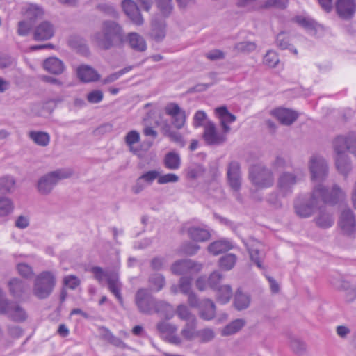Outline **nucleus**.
Instances as JSON below:
<instances>
[{"instance_id":"16","label":"nucleus","mask_w":356,"mask_h":356,"mask_svg":"<svg viewBox=\"0 0 356 356\" xmlns=\"http://www.w3.org/2000/svg\"><path fill=\"white\" fill-rule=\"evenodd\" d=\"M122 6L126 15L133 24L140 26L144 23L143 17L135 1L133 0H124L122 3Z\"/></svg>"},{"instance_id":"12","label":"nucleus","mask_w":356,"mask_h":356,"mask_svg":"<svg viewBox=\"0 0 356 356\" xmlns=\"http://www.w3.org/2000/svg\"><path fill=\"white\" fill-rule=\"evenodd\" d=\"M227 183L233 191H239L241 188V172L240 163L232 161L227 165Z\"/></svg>"},{"instance_id":"38","label":"nucleus","mask_w":356,"mask_h":356,"mask_svg":"<svg viewBox=\"0 0 356 356\" xmlns=\"http://www.w3.org/2000/svg\"><path fill=\"white\" fill-rule=\"evenodd\" d=\"M29 137L38 145L46 147L49 144L50 136L44 131H32L29 133Z\"/></svg>"},{"instance_id":"46","label":"nucleus","mask_w":356,"mask_h":356,"mask_svg":"<svg viewBox=\"0 0 356 356\" xmlns=\"http://www.w3.org/2000/svg\"><path fill=\"white\" fill-rule=\"evenodd\" d=\"M157 8L165 17H169L173 11L172 0H155Z\"/></svg>"},{"instance_id":"8","label":"nucleus","mask_w":356,"mask_h":356,"mask_svg":"<svg viewBox=\"0 0 356 356\" xmlns=\"http://www.w3.org/2000/svg\"><path fill=\"white\" fill-rule=\"evenodd\" d=\"M156 299L147 289H140L135 294V303L138 311L144 314H152Z\"/></svg>"},{"instance_id":"62","label":"nucleus","mask_w":356,"mask_h":356,"mask_svg":"<svg viewBox=\"0 0 356 356\" xmlns=\"http://www.w3.org/2000/svg\"><path fill=\"white\" fill-rule=\"evenodd\" d=\"M171 118L172 124L177 129H181L184 126L186 118V112L184 111Z\"/></svg>"},{"instance_id":"36","label":"nucleus","mask_w":356,"mask_h":356,"mask_svg":"<svg viewBox=\"0 0 356 356\" xmlns=\"http://www.w3.org/2000/svg\"><path fill=\"white\" fill-rule=\"evenodd\" d=\"M245 325V321L241 318L232 321L221 331L222 336H229L240 331Z\"/></svg>"},{"instance_id":"29","label":"nucleus","mask_w":356,"mask_h":356,"mask_svg":"<svg viewBox=\"0 0 356 356\" xmlns=\"http://www.w3.org/2000/svg\"><path fill=\"white\" fill-rule=\"evenodd\" d=\"M335 159L336 167L339 172L346 177L352 170L351 161L348 155L345 153H336Z\"/></svg>"},{"instance_id":"11","label":"nucleus","mask_w":356,"mask_h":356,"mask_svg":"<svg viewBox=\"0 0 356 356\" xmlns=\"http://www.w3.org/2000/svg\"><path fill=\"white\" fill-rule=\"evenodd\" d=\"M204 128L203 139L207 145H216L225 142L227 134H224L223 131L222 133H219L213 122L211 121L207 122L204 125Z\"/></svg>"},{"instance_id":"18","label":"nucleus","mask_w":356,"mask_h":356,"mask_svg":"<svg viewBox=\"0 0 356 356\" xmlns=\"http://www.w3.org/2000/svg\"><path fill=\"white\" fill-rule=\"evenodd\" d=\"M54 35V28L48 21H44L38 24L33 31V39L43 41L51 39Z\"/></svg>"},{"instance_id":"34","label":"nucleus","mask_w":356,"mask_h":356,"mask_svg":"<svg viewBox=\"0 0 356 356\" xmlns=\"http://www.w3.org/2000/svg\"><path fill=\"white\" fill-rule=\"evenodd\" d=\"M8 318L16 322L24 321L27 318V314L23 307L14 302L11 309L7 314Z\"/></svg>"},{"instance_id":"61","label":"nucleus","mask_w":356,"mask_h":356,"mask_svg":"<svg viewBox=\"0 0 356 356\" xmlns=\"http://www.w3.org/2000/svg\"><path fill=\"white\" fill-rule=\"evenodd\" d=\"M33 24L27 19L22 20L18 22L17 33L21 36L27 35L31 31Z\"/></svg>"},{"instance_id":"26","label":"nucleus","mask_w":356,"mask_h":356,"mask_svg":"<svg viewBox=\"0 0 356 356\" xmlns=\"http://www.w3.org/2000/svg\"><path fill=\"white\" fill-rule=\"evenodd\" d=\"M154 313L159 314L166 320H170L174 316L175 310L168 302L156 300L154 307Z\"/></svg>"},{"instance_id":"24","label":"nucleus","mask_w":356,"mask_h":356,"mask_svg":"<svg viewBox=\"0 0 356 356\" xmlns=\"http://www.w3.org/2000/svg\"><path fill=\"white\" fill-rule=\"evenodd\" d=\"M314 221L316 225L321 229H327L331 227L334 222L333 214L326 209H321L318 215L314 218Z\"/></svg>"},{"instance_id":"59","label":"nucleus","mask_w":356,"mask_h":356,"mask_svg":"<svg viewBox=\"0 0 356 356\" xmlns=\"http://www.w3.org/2000/svg\"><path fill=\"white\" fill-rule=\"evenodd\" d=\"M279 63L277 53L274 51H268L264 58V63L270 67H275Z\"/></svg>"},{"instance_id":"14","label":"nucleus","mask_w":356,"mask_h":356,"mask_svg":"<svg viewBox=\"0 0 356 356\" xmlns=\"http://www.w3.org/2000/svg\"><path fill=\"white\" fill-rule=\"evenodd\" d=\"M335 8L340 18L350 20L356 12V3L355 0H337Z\"/></svg>"},{"instance_id":"7","label":"nucleus","mask_w":356,"mask_h":356,"mask_svg":"<svg viewBox=\"0 0 356 356\" xmlns=\"http://www.w3.org/2000/svg\"><path fill=\"white\" fill-rule=\"evenodd\" d=\"M309 169L314 181L321 182L327 177L329 168L324 158L318 155H313L309 162Z\"/></svg>"},{"instance_id":"37","label":"nucleus","mask_w":356,"mask_h":356,"mask_svg":"<svg viewBox=\"0 0 356 356\" xmlns=\"http://www.w3.org/2000/svg\"><path fill=\"white\" fill-rule=\"evenodd\" d=\"M184 328L181 331V334L186 340H192L194 337H197L198 331L196 330L197 327V318L186 321Z\"/></svg>"},{"instance_id":"55","label":"nucleus","mask_w":356,"mask_h":356,"mask_svg":"<svg viewBox=\"0 0 356 356\" xmlns=\"http://www.w3.org/2000/svg\"><path fill=\"white\" fill-rule=\"evenodd\" d=\"M16 268L18 273L24 278L31 279L34 275L32 267L26 263H19Z\"/></svg>"},{"instance_id":"13","label":"nucleus","mask_w":356,"mask_h":356,"mask_svg":"<svg viewBox=\"0 0 356 356\" xmlns=\"http://www.w3.org/2000/svg\"><path fill=\"white\" fill-rule=\"evenodd\" d=\"M339 225L343 234L352 236L356 232V219L353 211L348 208L341 211Z\"/></svg>"},{"instance_id":"43","label":"nucleus","mask_w":356,"mask_h":356,"mask_svg":"<svg viewBox=\"0 0 356 356\" xmlns=\"http://www.w3.org/2000/svg\"><path fill=\"white\" fill-rule=\"evenodd\" d=\"M236 261V255L232 253H228L219 259L218 264L220 268L225 270H230L235 266Z\"/></svg>"},{"instance_id":"64","label":"nucleus","mask_w":356,"mask_h":356,"mask_svg":"<svg viewBox=\"0 0 356 356\" xmlns=\"http://www.w3.org/2000/svg\"><path fill=\"white\" fill-rule=\"evenodd\" d=\"M197 337H199L202 342H209L214 338L215 334L211 329L205 328L198 331Z\"/></svg>"},{"instance_id":"17","label":"nucleus","mask_w":356,"mask_h":356,"mask_svg":"<svg viewBox=\"0 0 356 356\" xmlns=\"http://www.w3.org/2000/svg\"><path fill=\"white\" fill-rule=\"evenodd\" d=\"M271 114L283 125L289 126L298 118V114L296 111L285 108H278L271 111Z\"/></svg>"},{"instance_id":"27","label":"nucleus","mask_w":356,"mask_h":356,"mask_svg":"<svg viewBox=\"0 0 356 356\" xmlns=\"http://www.w3.org/2000/svg\"><path fill=\"white\" fill-rule=\"evenodd\" d=\"M44 68L54 74H60L65 69L63 62L56 57L47 58L43 63Z\"/></svg>"},{"instance_id":"32","label":"nucleus","mask_w":356,"mask_h":356,"mask_svg":"<svg viewBox=\"0 0 356 356\" xmlns=\"http://www.w3.org/2000/svg\"><path fill=\"white\" fill-rule=\"evenodd\" d=\"M188 234L192 240L199 242L207 241L211 236L207 229L200 227H191L188 228Z\"/></svg>"},{"instance_id":"31","label":"nucleus","mask_w":356,"mask_h":356,"mask_svg":"<svg viewBox=\"0 0 356 356\" xmlns=\"http://www.w3.org/2000/svg\"><path fill=\"white\" fill-rule=\"evenodd\" d=\"M245 245L251 261H254L259 268H262L260 258L261 244L258 241L252 240L248 242Z\"/></svg>"},{"instance_id":"54","label":"nucleus","mask_w":356,"mask_h":356,"mask_svg":"<svg viewBox=\"0 0 356 356\" xmlns=\"http://www.w3.org/2000/svg\"><path fill=\"white\" fill-rule=\"evenodd\" d=\"M223 278V275L218 271H214L210 274L208 278V284L213 290L217 289L221 285V282Z\"/></svg>"},{"instance_id":"2","label":"nucleus","mask_w":356,"mask_h":356,"mask_svg":"<svg viewBox=\"0 0 356 356\" xmlns=\"http://www.w3.org/2000/svg\"><path fill=\"white\" fill-rule=\"evenodd\" d=\"M72 175L70 169H58L42 176L38 181L37 189L41 195L49 194L58 182Z\"/></svg>"},{"instance_id":"33","label":"nucleus","mask_w":356,"mask_h":356,"mask_svg":"<svg viewBox=\"0 0 356 356\" xmlns=\"http://www.w3.org/2000/svg\"><path fill=\"white\" fill-rule=\"evenodd\" d=\"M232 248V243L227 240H218L208 246V250L213 255H218Z\"/></svg>"},{"instance_id":"1","label":"nucleus","mask_w":356,"mask_h":356,"mask_svg":"<svg viewBox=\"0 0 356 356\" xmlns=\"http://www.w3.org/2000/svg\"><path fill=\"white\" fill-rule=\"evenodd\" d=\"M92 41L102 50L121 48L125 42L122 26L115 21L106 20L102 29L92 36Z\"/></svg>"},{"instance_id":"45","label":"nucleus","mask_w":356,"mask_h":356,"mask_svg":"<svg viewBox=\"0 0 356 356\" xmlns=\"http://www.w3.org/2000/svg\"><path fill=\"white\" fill-rule=\"evenodd\" d=\"M148 281L151 289L156 291H161L165 285V277L160 273H154L151 275Z\"/></svg>"},{"instance_id":"48","label":"nucleus","mask_w":356,"mask_h":356,"mask_svg":"<svg viewBox=\"0 0 356 356\" xmlns=\"http://www.w3.org/2000/svg\"><path fill=\"white\" fill-rule=\"evenodd\" d=\"M156 328L160 334H165V336L175 334L177 331V325L165 321L158 322Z\"/></svg>"},{"instance_id":"15","label":"nucleus","mask_w":356,"mask_h":356,"mask_svg":"<svg viewBox=\"0 0 356 356\" xmlns=\"http://www.w3.org/2000/svg\"><path fill=\"white\" fill-rule=\"evenodd\" d=\"M166 22L161 17H154L151 22L149 37L156 42L163 40L166 35Z\"/></svg>"},{"instance_id":"51","label":"nucleus","mask_w":356,"mask_h":356,"mask_svg":"<svg viewBox=\"0 0 356 356\" xmlns=\"http://www.w3.org/2000/svg\"><path fill=\"white\" fill-rule=\"evenodd\" d=\"M15 181L13 177L6 176L0 178V193H10L14 188Z\"/></svg>"},{"instance_id":"20","label":"nucleus","mask_w":356,"mask_h":356,"mask_svg":"<svg viewBox=\"0 0 356 356\" xmlns=\"http://www.w3.org/2000/svg\"><path fill=\"white\" fill-rule=\"evenodd\" d=\"M297 181L298 178L294 174L284 172L278 178L277 186L282 193L286 195L291 192V188Z\"/></svg>"},{"instance_id":"6","label":"nucleus","mask_w":356,"mask_h":356,"mask_svg":"<svg viewBox=\"0 0 356 356\" xmlns=\"http://www.w3.org/2000/svg\"><path fill=\"white\" fill-rule=\"evenodd\" d=\"M332 145L335 153L348 152L356 156V132L337 136L334 139Z\"/></svg>"},{"instance_id":"39","label":"nucleus","mask_w":356,"mask_h":356,"mask_svg":"<svg viewBox=\"0 0 356 356\" xmlns=\"http://www.w3.org/2000/svg\"><path fill=\"white\" fill-rule=\"evenodd\" d=\"M67 43L70 47L83 54L88 51L85 40L79 35H70L67 40Z\"/></svg>"},{"instance_id":"5","label":"nucleus","mask_w":356,"mask_h":356,"mask_svg":"<svg viewBox=\"0 0 356 356\" xmlns=\"http://www.w3.org/2000/svg\"><path fill=\"white\" fill-rule=\"evenodd\" d=\"M320 189L314 187L310 195L307 199L298 200L294 204L296 213L300 218H309L319 207L321 202L318 193Z\"/></svg>"},{"instance_id":"60","label":"nucleus","mask_w":356,"mask_h":356,"mask_svg":"<svg viewBox=\"0 0 356 356\" xmlns=\"http://www.w3.org/2000/svg\"><path fill=\"white\" fill-rule=\"evenodd\" d=\"M104 93L100 90H94L87 94L86 99L90 104H97L102 101Z\"/></svg>"},{"instance_id":"22","label":"nucleus","mask_w":356,"mask_h":356,"mask_svg":"<svg viewBox=\"0 0 356 356\" xmlns=\"http://www.w3.org/2000/svg\"><path fill=\"white\" fill-rule=\"evenodd\" d=\"M77 76L85 83L97 81L100 79V75L92 67L87 65H81L76 70Z\"/></svg>"},{"instance_id":"10","label":"nucleus","mask_w":356,"mask_h":356,"mask_svg":"<svg viewBox=\"0 0 356 356\" xmlns=\"http://www.w3.org/2000/svg\"><path fill=\"white\" fill-rule=\"evenodd\" d=\"M202 265L191 259H182L175 261L171 266V271L175 275L193 274L200 272Z\"/></svg>"},{"instance_id":"41","label":"nucleus","mask_w":356,"mask_h":356,"mask_svg":"<svg viewBox=\"0 0 356 356\" xmlns=\"http://www.w3.org/2000/svg\"><path fill=\"white\" fill-rule=\"evenodd\" d=\"M24 15L27 20L33 24L36 19L42 17L43 10L38 6L31 4L26 9Z\"/></svg>"},{"instance_id":"58","label":"nucleus","mask_w":356,"mask_h":356,"mask_svg":"<svg viewBox=\"0 0 356 356\" xmlns=\"http://www.w3.org/2000/svg\"><path fill=\"white\" fill-rule=\"evenodd\" d=\"M204 168L200 164H195L189 167L187 170V176L191 179H197L204 175Z\"/></svg>"},{"instance_id":"30","label":"nucleus","mask_w":356,"mask_h":356,"mask_svg":"<svg viewBox=\"0 0 356 356\" xmlns=\"http://www.w3.org/2000/svg\"><path fill=\"white\" fill-rule=\"evenodd\" d=\"M250 296L243 293L241 289H238L234 297L233 305L234 308L238 311H242L247 309L250 304Z\"/></svg>"},{"instance_id":"47","label":"nucleus","mask_w":356,"mask_h":356,"mask_svg":"<svg viewBox=\"0 0 356 356\" xmlns=\"http://www.w3.org/2000/svg\"><path fill=\"white\" fill-rule=\"evenodd\" d=\"M14 210V204L11 199L0 196V217L10 215Z\"/></svg>"},{"instance_id":"3","label":"nucleus","mask_w":356,"mask_h":356,"mask_svg":"<svg viewBox=\"0 0 356 356\" xmlns=\"http://www.w3.org/2000/svg\"><path fill=\"white\" fill-rule=\"evenodd\" d=\"M55 285L56 278L51 272H41L34 280L33 293L39 299H45L51 295Z\"/></svg>"},{"instance_id":"19","label":"nucleus","mask_w":356,"mask_h":356,"mask_svg":"<svg viewBox=\"0 0 356 356\" xmlns=\"http://www.w3.org/2000/svg\"><path fill=\"white\" fill-rule=\"evenodd\" d=\"M216 113L220 119V125L224 134H228L231 131L229 124L234 122L236 117L231 113L226 106H220L216 108Z\"/></svg>"},{"instance_id":"42","label":"nucleus","mask_w":356,"mask_h":356,"mask_svg":"<svg viewBox=\"0 0 356 356\" xmlns=\"http://www.w3.org/2000/svg\"><path fill=\"white\" fill-rule=\"evenodd\" d=\"M339 289L345 292L344 300L346 304H351L356 300V287L351 286L348 282H343Z\"/></svg>"},{"instance_id":"44","label":"nucleus","mask_w":356,"mask_h":356,"mask_svg":"<svg viewBox=\"0 0 356 356\" xmlns=\"http://www.w3.org/2000/svg\"><path fill=\"white\" fill-rule=\"evenodd\" d=\"M164 165L169 170H177L181 165L179 155L175 152H168L164 158Z\"/></svg>"},{"instance_id":"53","label":"nucleus","mask_w":356,"mask_h":356,"mask_svg":"<svg viewBox=\"0 0 356 356\" xmlns=\"http://www.w3.org/2000/svg\"><path fill=\"white\" fill-rule=\"evenodd\" d=\"M90 271L93 274L95 279L99 282L101 283L104 281V279L108 280V277L112 273L113 271L106 272L104 271L102 267L99 266H92L90 269Z\"/></svg>"},{"instance_id":"21","label":"nucleus","mask_w":356,"mask_h":356,"mask_svg":"<svg viewBox=\"0 0 356 356\" xmlns=\"http://www.w3.org/2000/svg\"><path fill=\"white\" fill-rule=\"evenodd\" d=\"M108 290L115 296L120 305L123 306L124 300L121 294L122 284L120 281L118 273H112L107 280Z\"/></svg>"},{"instance_id":"9","label":"nucleus","mask_w":356,"mask_h":356,"mask_svg":"<svg viewBox=\"0 0 356 356\" xmlns=\"http://www.w3.org/2000/svg\"><path fill=\"white\" fill-rule=\"evenodd\" d=\"M315 188L320 189V192L318 193V195L321 202H323L325 204L334 205L346 197L345 193L337 184H334L332 186L330 192H329L327 189L321 184H316Z\"/></svg>"},{"instance_id":"23","label":"nucleus","mask_w":356,"mask_h":356,"mask_svg":"<svg viewBox=\"0 0 356 356\" xmlns=\"http://www.w3.org/2000/svg\"><path fill=\"white\" fill-rule=\"evenodd\" d=\"M10 294L15 298H19L28 291L29 285L19 278H12L8 284Z\"/></svg>"},{"instance_id":"35","label":"nucleus","mask_w":356,"mask_h":356,"mask_svg":"<svg viewBox=\"0 0 356 356\" xmlns=\"http://www.w3.org/2000/svg\"><path fill=\"white\" fill-rule=\"evenodd\" d=\"M277 46L281 49H289L294 54H298V51L296 48H293V45L290 43V36L284 31H282L277 34L275 40Z\"/></svg>"},{"instance_id":"57","label":"nucleus","mask_w":356,"mask_h":356,"mask_svg":"<svg viewBox=\"0 0 356 356\" xmlns=\"http://www.w3.org/2000/svg\"><path fill=\"white\" fill-rule=\"evenodd\" d=\"M289 4V0H267L265 3L261 6V8H270L275 7L278 9L284 10Z\"/></svg>"},{"instance_id":"56","label":"nucleus","mask_w":356,"mask_h":356,"mask_svg":"<svg viewBox=\"0 0 356 356\" xmlns=\"http://www.w3.org/2000/svg\"><path fill=\"white\" fill-rule=\"evenodd\" d=\"M176 314L180 319L186 321L196 318L195 315H193L184 305H179L177 306Z\"/></svg>"},{"instance_id":"40","label":"nucleus","mask_w":356,"mask_h":356,"mask_svg":"<svg viewBox=\"0 0 356 356\" xmlns=\"http://www.w3.org/2000/svg\"><path fill=\"white\" fill-rule=\"evenodd\" d=\"M215 291L217 300L222 304L227 303L233 294L232 289L229 284L222 285Z\"/></svg>"},{"instance_id":"50","label":"nucleus","mask_w":356,"mask_h":356,"mask_svg":"<svg viewBox=\"0 0 356 356\" xmlns=\"http://www.w3.org/2000/svg\"><path fill=\"white\" fill-rule=\"evenodd\" d=\"M257 48V44L250 41H243L236 43L234 45V49L237 53L249 54L254 51Z\"/></svg>"},{"instance_id":"49","label":"nucleus","mask_w":356,"mask_h":356,"mask_svg":"<svg viewBox=\"0 0 356 356\" xmlns=\"http://www.w3.org/2000/svg\"><path fill=\"white\" fill-rule=\"evenodd\" d=\"M140 136L137 131L132 130L129 131L124 137V142L129 147L130 152L136 154L138 150L133 147L134 144H136L140 141Z\"/></svg>"},{"instance_id":"28","label":"nucleus","mask_w":356,"mask_h":356,"mask_svg":"<svg viewBox=\"0 0 356 356\" xmlns=\"http://www.w3.org/2000/svg\"><path fill=\"white\" fill-rule=\"evenodd\" d=\"M199 309V315L202 319L209 321L215 317L216 306L212 300L209 299L202 300Z\"/></svg>"},{"instance_id":"4","label":"nucleus","mask_w":356,"mask_h":356,"mask_svg":"<svg viewBox=\"0 0 356 356\" xmlns=\"http://www.w3.org/2000/svg\"><path fill=\"white\" fill-rule=\"evenodd\" d=\"M249 178L258 188H269L274 184L272 171L261 164L254 165L250 168Z\"/></svg>"},{"instance_id":"52","label":"nucleus","mask_w":356,"mask_h":356,"mask_svg":"<svg viewBox=\"0 0 356 356\" xmlns=\"http://www.w3.org/2000/svg\"><path fill=\"white\" fill-rule=\"evenodd\" d=\"M290 347L293 351L298 355H302L306 352L307 345L300 339L291 338Z\"/></svg>"},{"instance_id":"25","label":"nucleus","mask_w":356,"mask_h":356,"mask_svg":"<svg viewBox=\"0 0 356 356\" xmlns=\"http://www.w3.org/2000/svg\"><path fill=\"white\" fill-rule=\"evenodd\" d=\"M136 51L143 52L147 49V44L143 36L137 33L131 32L125 37V42Z\"/></svg>"},{"instance_id":"63","label":"nucleus","mask_w":356,"mask_h":356,"mask_svg":"<svg viewBox=\"0 0 356 356\" xmlns=\"http://www.w3.org/2000/svg\"><path fill=\"white\" fill-rule=\"evenodd\" d=\"M191 277H182L179 280V286L181 293L187 294L191 292Z\"/></svg>"}]
</instances>
